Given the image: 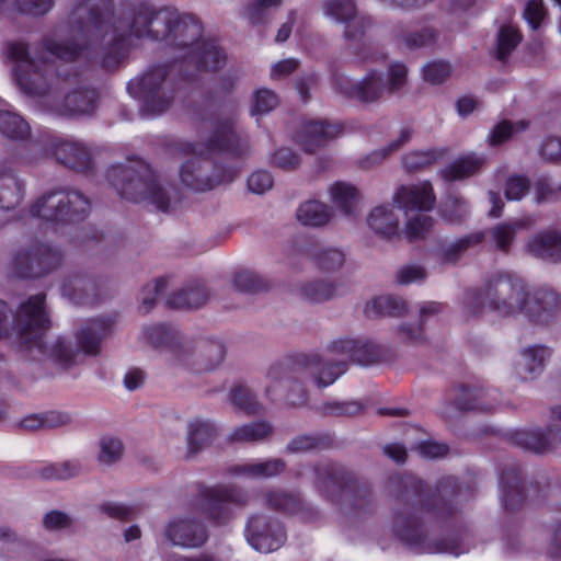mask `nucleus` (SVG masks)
<instances>
[{"mask_svg": "<svg viewBox=\"0 0 561 561\" xmlns=\"http://www.w3.org/2000/svg\"><path fill=\"white\" fill-rule=\"evenodd\" d=\"M124 453L122 440L114 436H103L99 440L98 461L104 466L117 462Z\"/></svg>", "mask_w": 561, "mask_h": 561, "instance_id": "nucleus-40", "label": "nucleus"}, {"mask_svg": "<svg viewBox=\"0 0 561 561\" xmlns=\"http://www.w3.org/2000/svg\"><path fill=\"white\" fill-rule=\"evenodd\" d=\"M60 261L57 251L47 244H37L19 253L15 257L18 274L22 277H38L55 268Z\"/></svg>", "mask_w": 561, "mask_h": 561, "instance_id": "nucleus-12", "label": "nucleus"}, {"mask_svg": "<svg viewBox=\"0 0 561 561\" xmlns=\"http://www.w3.org/2000/svg\"><path fill=\"white\" fill-rule=\"evenodd\" d=\"M443 149L415 150L403 157V164L408 170L414 171L430 165L444 157Z\"/></svg>", "mask_w": 561, "mask_h": 561, "instance_id": "nucleus-44", "label": "nucleus"}, {"mask_svg": "<svg viewBox=\"0 0 561 561\" xmlns=\"http://www.w3.org/2000/svg\"><path fill=\"white\" fill-rule=\"evenodd\" d=\"M0 545H2L3 548L21 552L27 549L25 542L7 526H0Z\"/></svg>", "mask_w": 561, "mask_h": 561, "instance_id": "nucleus-64", "label": "nucleus"}, {"mask_svg": "<svg viewBox=\"0 0 561 561\" xmlns=\"http://www.w3.org/2000/svg\"><path fill=\"white\" fill-rule=\"evenodd\" d=\"M408 69L401 62L389 66L387 76L371 70L363 80L353 82L350 78L337 77L334 89L342 94L363 102H374L387 93L399 91L407 82Z\"/></svg>", "mask_w": 561, "mask_h": 561, "instance_id": "nucleus-6", "label": "nucleus"}, {"mask_svg": "<svg viewBox=\"0 0 561 561\" xmlns=\"http://www.w3.org/2000/svg\"><path fill=\"white\" fill-rule=\"evenodd\" d=\"M279 103L278 96L274 91L260 89L253 94L252 115H263L273 111Z\"/></svg>", "mask_w": 561, "mask_h": 561, "instance_id": "nucleus-50", "label": "nucleus"}, {"mask_svg": "<svg viewBox=\"0 0 561 561\" xmlns=\"http://www.w3.org/2000/svg\"><path fill=\"white\" fill-rule=\"evenodd\" d=\"M528 127L526 121H518L516 123L502 122L497 124L490 134L489 140L493 146L501 145L510 139L513 135H516Z\"/></svg>", "mask_w": 561, "mask_h": 561, "instance_id": "nucleus-48", "label": "nucleus"}, {"mask_svg": "<svg viewBox=\"0 0 561 561\" xmlns=\"http://www.w3.org/2000/svg\"><path fill=\"white\" fill-rule=\"evenodd\" d=\"M428 210H419L415 213H408L405 216V222L403 233L411 240H420L425 238L433 229L434 220L427 215Z\"/></svg>", "mask_w": 561, "mask_h": 561, "instance_id": "nucleus-35", "label": "nucleus"}, {"mask_svg": "<svg viewBox=\"0 0 561 561\" xmlns=\"http://www.w3.org/2000/svg\"><path fill=\"white\" fill-rule=\"evenodd\" d=\"M184 46L176 58L180 60H188L195 62L204 69L217 70L226 61V56L221 49L213 41L202 39V35L195 41Z\"/></svg>", "mask_w": 561, "mask_h": 561, "instance_id": "nucleus-16", "label": "nucleus"}, {"mask_svg": "<svg viewBox=\"0 0 561 561\" xmlns=\"http://www.w3.org/2000/svg\"><path fill=\"white\" fill-rule=\"evenodd\" d=\"M214 434L215 428L209 422L201 420L192 421L187 430L188 455H195L198 450L208 445Z\"/></svg>", "mask_w": 561, "mask_h": 561, "instance_id": "nucleus-36", "label": "nucleus"}, {"mask_svg": "<svg viewBox=\"0 0 561 561\" xmlns=\"http://www.w3.org/2000/svg\"><path fill=\"white\" fill-rule=\"evenodd\" d=\"M300 294L310 301L320 302L333 298L337 294V287L327 280H314L304 284Z\"/></svg>", "mask_w": 561, "mask_h": 561, "instance_id": "nucleus-43", "label": "nucleus"}, {"mask_svg": "<svg viewBox=\"0 0 561 561\" xmlns=\"http://www.w3.org/2000/svg\"><path fill=\"white\" fill-rule=\"evenodd\" d=\"M273 186L272 175L266 171L253 172L248 179V187L255 194H263Z\"/></svg>", "mask_w": 561, "mask_h": 561, "instance_id": "nucleus-60", "label": "nucleus"}, {"mask_svg": "<svg viewBox=\"0 0 561 561\" xmlns=\"http://www.w3.org/2000/svg\"><path fill=\"white\" fill-rule=\"evenodd\" d=\"M110 329L111 323L107 320L94 319L89 321L78 334V346L85 354H96Z\"/></svg>", "mask_w": 561, "mask_h": 561, "instance_id": "nucleus-27", "label": "nucleus"}, {"mask_svg": "<svg viewBox=\"0 0 561 561\" xmlns=\"http://www.w3.org/2000/svg\"><path fill=\"white\" fill-rule=\"evenodd\" d=\"M284 467L285 465L282 460L271 459L245 463L238 467L236 472L250 478H268L282 472Z\"/></svg>", "mask_w": 561, "mask_h": 561, "instance_id": "nucleus-39", "label": "nucleus"}, {"mask_svg": "<svg viewBox=\"0 0 561 561\" xmlns=\"http://www.w3.org/2000/svg\"><path fill=\"white\" fill-rule=\"evenodd\" d=\"M527 251L541 260L561 261V232L548 231L529 239Z\"/></svg>", "mask_w": 561, "mask_h": 561, "instance_id": "nucleus-25", "label": "nucleus"}, {"mask_svg": "<svg viewBox=\"0 0 561 561\" xmlns=\"http://www.w3.org/2000/svg\"><path fill=\"white\" fill-rule=\"evenodd\" d=\"M367 226L382 238H392L399 231V218L391 205L374 207L367 215Z\"/></svg>", "mask_w": 561, "mask_h": 561, "instance_id": "nucleus-26", "label": "nucleus"}, {"mask_svg": "<svg viewBox=\"0 0 561 561\" xmlns=\"http://www.w3.org/2000/svg\"><path fill=\"white\" fill-rule=\"evenodd\" d=\"M520 35L512 25L502 26L497 34L496 57L504 60L519 44Z\"/></svg>", "mask_w": 561, "mask_h": 561, "instance_id": "nucleus-46", "label": "nucleus"}, {"mask_svg": "<svg viewBox=\"0 0 561 561\" xmlns=\"http://www.w3.org/2000/svg\"><path fill=\"white\" fill-rule=\"evenodd\" d=\"M90 209V202L77 191H56L39 197L31 215L47 221L75 220Z\"/></svg>", "mask_w": 561, "mask_h": 561, "instance_id": "nucleus-9", "label": "nucleus"}, {"mask_svg": "<svg viewBox=\"0 0 561 561\" xmlns=\"http://www.w3.org/2000/svg\"><path fill=\"white\" fill-rule=\"evenodd\" d=\"M5 57L14 64L13 73L21 90L30 95H42L47 92L53 69L50 62L31 58L23 43H9Z\"/></svg>", "mask_w": 561, "mask_h": 561, "instance_id": "nucleus-7", "label": "nucleus"}, {"mask_svg": "<svg viewBox=\"0 0 561 561\" xmlns=\"http://www.w3.org/2000/svg\"><path fill=\"white\" fill-rule=\"evenodd\" d=\"M524 15L531 28H538L547 18V9L542 0H529L526 3Z\"/></svg>", "mask_w": 561, "mask_h": 561, "instance_id": "nucleus-57", "label": "nucleus"}, {"mask_svg": "<svg viewBox=\"0 0 561 561\" xmlns=\"http://www.w3.org/2000/svg\"><path fill=\"white\" fill-rule=\"evenodd\" d=\"M412 136L413 130L411 127L405 126L400 128L397 135L389 141L387 146L376 149L367 156L366 165L369 167L380 163L389 156L400 150L404 145H407L412 139Z\"/></svg>", "mask_w": 561, "mask_h": 561, "instance_id": "nucleus-37", "label": "nucleus"}, {"mask_svg": "<svg viewBox=\"0 0 561 561\" xmlns=\"http://www.w3.org/2000/svg\"><path fill=\"white\" fill-rule=\"evenodd\" d=\"M324 15L335 22L345 24V37L357 41L362 37L365 30L370 25V21L363 15H358L353 0H327L323 4Z\"/></svg>", "mask_w": 561, "mask_h": 561, "instance_id": "nucleus-13", "label": "nucleus"}, {"mask_svg": "<svg viewBox=\"0 0 561 561\" xmlns=\"http://www.w3.org/2000/svg\"><path fill=\"white\" fill-rule=\"evenodd\" d=\"M42 525L48 531H60L72 525V518L60 511H50L43 516Z\"/></svg>", "mask_w": 561, "mask_h": 561, "instance_id": "nucleus-55", "label": "nucleus"}, {"mask_svg": "<svg viewBox=\"0 0 561 561\" xmlns=\"http://www.w3.org/2000/svg\"><path fill=\"white\" fill-rule=\"evenodd\" d=\"M243 503L244 497L237 490L217 486L203 490L196 505L211 519L222 523L230 516L234 507H239Z\"/></svg>", "mask_w": 561, "mask_h": 561, "instance_id": "nucleus-11", "label": "nucleus"}, {"mask_svg": "<svg viewBox=\"0 0 561 561\" xmlns=\"http://www.w3.org/2000/svg\"><path fill=\"white\" fill-rule=\"evenodd\" d=\"M180 178L185 186L197 192L211 190L218 183L217 180H214L202 171L199 160L195 158L183 163Z\"/></svg>", "mask_w": 561, "mask_h": 561, "instance_id": "nucleus-33", "label": "nucleus"}, {"mask_svg": "<svg viewBox=\"0 0 561 561\" xmlns=\"http://www.w3.org/2000/svg\"><path fill=\"white\" fill-rule=\"evenodd\" d=\"M560 307V297L554 290H530L522 277L511 272L492 274L484 293L471 289L462 298V309L468 317L480 314L489 308L502 316L524 313L540 324L552 320Z\"/></svg>", "mask_w": 561, "mask_h": 561, "instance_id": "nucleus-2", "label": "nucleus"}, {"mask_svg": "<svg viewBox=\"0 0 561 561\" xmlns=\"http://www.w3.org/2000/svg\"><path fill=\"white\" fill-rule=\"evenodd\" d=\"M144 340L152 347L167 352L170 360L176 364L182 351H185L186 337L175 328L165 324H152L142 329Z\"/></svg>", "mask_w": 561, "mask_h": 561, "instance_id": "nucleus-15", "label": "nucleus"}, {"mask_svg": "<svg viewBox=\"0 0 561 561\" xmlns=\"http://www.w3.org/2000/svg\"><path fill=\"white\" fill-rule=\"evenodd\" d=\"M516 440L520 446L536 453L550 450L561 456V428L551 430L546 434L540 431H523L517 433Z\"/></svg>", "mask_w": 561, "mask_h": 561, "instance_id": "nucleus-24", "label": "nucleus"}, {"mask_svg": "<svg viewBox=\"0 0 561 561\" xmlns=\"http://www.w3.org/2000/svg\"><path fill=\"white\" fill-rule=\"evenodd\" d=\"M393 201L407 215L431 210L435 204V195L430 182H420L400 186L393 195Z\"/></svg>", "mask_w": 561, "mask_h": 561, "instance_id": "nucleus-17", "label": "nucleus"}, {"mask_svg": "<svg viewBox=\"0 0 561 561\" xmlns=\"http://www.w3.org/2000/svg\"><path fill=\"white\" fill-rule=\"evenodd\" d=\"M538 152L540 157L549 162H557L561 160V139L559 138H547L545 139L539 148Z\"/></svg>", "mask_w": 561, "mask_h": 561, "instance_id": "nucleus-61", "label": "nucleus"}, {"mask_svg": "<svg viewBox=\"0 0 561 561\" xmlns=\"http://www.w3.org/2000/svg\"><path fill=\"white\" fill-rule=\"evenodd\" d=\"M93 282L82 275L70 276L64 282L61 286L62 296L67 297L70 301L78 305L93 302Z\"/></svg>", "mask_w": 561, "mask_h": 561, "instance_id": "nucleus-32", "label": "nucleus"}, {"mask_svg": "<svg viewBox=\"0 0 561 561\" xmlns=\"http://www.w3.org/2000/svg\"><path fill=\"white\" fill-rule=\"evenodd\" d=\"M127 90L133 98L141 101L144 112L150 115L163 113L173 98L163 66L150 68L140 77L131 79Z\"/></svg>", "mask_w": 561, "mask_h": 561, "instance_id": "nucleus-8", "label": "nucleus"}, {"mask_svg": "<svg viewBox=\"0 0 561 561\" xmlns=\"http://www.w3.org/2000/svg\"><path fill=\"white\" fill-rule=\"evenodd\" d=\"M407 308L405 301L392 296H378L367 301L364 312L373 318L381 314H400Z\"/></svg>", "mask_w": 561, "mask_h": 561, "instance_id": "nucleus-38", "label": "nucleus"}, {"mask_svg": "<svg viewBox=\"0 0 561 561\" xmlns=\"http://www.w3.org/2000/svg\"><path fill=\"white\" fill-rule=\"evenodd\" d=\"M282 2L283 0H254V3L244 9L243 16L252 24H261L265 21V11L279 7Z\"/></svg>", "mask_w": 561, "mask_h": 561, "instance_id": "nucleus-51", "label": "nucleus"}, {"mask_svg": "<svg viewBox=\"0 0 561 561\" xmlns=\"http://www.w3.org/2000/svg\"><path fill=\"white\" fill-rule=\"evenodd\" d=\"M53 4V0H14V5L21 13L33 16L47 13Z\"/></svg>", "mask_w": 561, "mask_h": 561, "instance_id": "nucleus-56", "label": "nucleus"}, {"mask_svg": "<svg viewBox=\"0 0 561 561\" xmlns=\"http://www.w3.org/2000/svg\"><path fill=\"white\" fill-rule=\"evenodd\" d=\"M551 352L543 345H531L523 348L515 363L514 373L523 381L538 378L550 358Z\"/></svg>", "mask_w": 561, "mask_h": 561, "instance_id": "nucleus-19", "label": "nucleus"}, {"mask_svg": "<svg viewBox=\"0 0 561 561\" xmlns=\"http://www.w3.org/2000/svg\"><path fill=\"white\" fill-rule=\"evenodd\" d=\"M335 210L322 201L310 198L299 204L296 209L297 221L310 228H322L330 225Z\"/></svg>", "mask_w": 561, "mask_h": 561, "instance_id": "nucleus-23", "label": "nucleus"}, {"mask_svg": "<svg viewBox=\"0 0 561 561\" xmlns=\"http://www.w3.org/2000/svg\"><path fill=\"white\" fill-rule=\"evenodd\" d=\"M245 537L253 549L264 553L278 549L285 542L283 528L265 517H252L248 523Z\"/></svg>", "mask_w": 561, "mask_h": 561, "instance_id": "nucleus-14", "label": "nucleus"}, {"mask_svg": "<svg viewBox=\"0 0 561 561\" xmlns=\"http://www.w3.org/2000/svg\"><path fill=\"white\" fill-rule=\"evenodd\" d=\"M230 400L234 405L249 413H254L257 410V402L248 387H233L230 392Z\"/></svg>", "mask_w": 561, "mask_h": 561, "instance_id": "nucleus-53", "label": "nucleus"}, {"mask_svg": "<svg viewBox=\"0 0 561 561\" xmlns=\"http://www.w3.org/2000/svg\"><path fill=\"white\" fill-rule=\"evenodd\" d=\"M0 131L10 138H24L30 133L27 123L18 114L2 111L0 112Z\"/></svg>", "mask_w": 561, "mask_h": 561, "instance_id": "nucleus-41", "label": "nucleus"}, {"mask_svg": "<svg viewBox=\"0 0 561 561\" xmlns=\"http://www.w3.org/2000/svg\"><path fill=\"white\" fill-rule=\"evenodd\" d=\"M96 93L94 90H75L67 93L58 112L62 115L76 116L92 113L95 107Z\"/></svg>", "mask_w": 561, "mask_h": 561, "instance_id": "nucleus-28", "label": "nucleus"}, {"mask_svg": "<svg viewBox=\"0 0 561 561\" xmlns=\"http://www.w3.org/2000/svg\"><path fill=\"white\" fill-rule=\"evenodd\" d=\"M164 534L175 546L195 548L206 541V530L202 524L188 516L176 517L169 522Z\"/></svg>", "mask_w": 561, "mask_h": 561, "instance_id": "nucleus-18", "label": "nucleus"}, {"mask_svg": "<svg viewBox=\"0 0 561 561\" xmlns=\"http://www.w3.org/2000/svg\"><path fill=\"white\" fill-rule=\"evenodd\" d=\"M453 68L449 62L444 60L430 61L422 68V77L425 82L432 85L444 83L450 78Z\"/></svg>", "mask_w": 561, "mask_h": 561, "instance_id": "nucleus-47", "label": "nucleus"}, {"mask_svg": "<svg viewBox=\"0 0 561 561\" xmlns=\"http://www.w3.org/2000/svg\"><path fill=\"white\" fill-rule=\"evenodd\" d=\"M93 1L83 0L70 14V23L84 47L47 42L46 49L51 56L72 60L91 55L102 67L112 69L125 57L133 38L165 41L176 57L188 44L187 39L193 43L203 33L198 21L188 15L181 16L173 8L140 1L117 23H112L94 10Z\"/></svg>", "mask_w": 561, "mask_h": 561, "instance_id": "nucleus-1", "label": "nucleus"}, {"mask_svg": "<svg viewBox=\"0 0 561 561\" xmlns=\"http://www.w3.org/2000/svg\"><path fill=\"white\" fill-rule=\"evenodd\" d=\"M44 296L36 295L22 304L15 314L9 312L7 304L0 300V337L14 334L30 348H44V353L61 369H69L81 363L82 356L71 343L58 337L49 344L43 343V333L48 319L44 310Z\"/></svg>", "mask_w": 561, "mask_h": 561, "instance_id": "nucleus-3", "label": "nucleus"}, {"mask_svg": "<svg viewBox=\"0 0 561 561\" xmlns=\"http://www.w3.org/2000/svg\"><path fill=\"white\" fill-rule=\"evenodd\" d=\"M23 197V187L14 173L0 167V209L9 210L16 207Z\"/></svg>", "mask_w": 561, "mask_h": 561, "instance_id": "nucleus-29", "label": "nucleus"}, {"mask_svg": "<svg viewBox=\"0 0 561 561\" xmlns=\"http://www.w3.org/2000/svg\"><path fill=\"white\" fill-rule=\"evenodd\" d=\"M241 138L233 130L231 125H222L216 129L215 135L206 145H188L187 148L194 154H210L216 151L241 152Z\"/></svg>", "mask_w": 561, "mask_h": 561, "instance_id": "nucleus-22", "label": "nucleus"}, {"mask_svg": "<svg viewBox=\"0 0 561 561\" xmlns=\"http://www.w3.org/2000/svg\"><path fill=\"white\" fill-rule=\"evenodd\" d=\"M110 183L117 193L138 203H147L160 211H171L179 204L173 187L165 188L151 169L142 162L136 167L113 165L107 172Z\"/></svg>", "mask_w": 561, "mask_h": 561, "instance_id": "nucleus-4", "label": "nucleus"}, {"mask_svg": "<svg viewBox=\"0 0 561 561\" xmlns=\"http://www.w3.org/2000/svg\"><path fill=\"white\" fill-rule=\"evenodd\" d=\"M484 239V233L481 231L472 232L463 236L451 243L445 245L439 251V260L446 264L457 263L462 254L470 248L478 245Z\"/></svg>", "mask_w": 561, "mask_h": 561, "instance_id": "nucleus-34", "label": "nucleus"}, {"mask_svg": "<svg viewBox=\"0 0 561 561\" xmlns=\"http://www.w3.org/2000/svg\"><path fill=\"white\" fill-rule=\"evenodd\" d=\"M484 157L470 152L457 158L453 163L442 170L445 180L456 181L476 174L484 164Z\"/></svg>", "mask_w": 561, "mask_h": 561, "instance_id": "nucleus-31", "label": "nucleus"}, {"mask_svg": "<svg viewBox=\"0 0 561 561\" xmlns=\"http://www.w3.org/2000/svg\"><path fill=\"white\" fill-rule=\"evenodd\" d=\"M299 162V157L289 148H280L273 156V163L284 170L295 169Z\"/></svg>", "mask_w": 561, "mask_h": 561, "instance_id": "nucleus-63", "label": "nucleus"}, {"mask_svg": "<svg viewBox=\"0 0 561 561\" xmlns=\"http://www.w3.org/2000/svg\"><path fill=\"white\" fill-rule=\"evenodd\" d=\"M270 426L264 422H256L243 425L233 433L236 440H257L270 433Z\"/></svg>", "mask_w": 561, "mask_h": 561, "instance_id": "nucleus-54", "label": "nucleus"}, {"mask_svg": "<svg viewBox=\"0 0 561 561\" xmlns=\"http://www.w3.org/2000/svg\"><path fill=\"white\" fill-rule=\"evenodd\" d=\"M529 190V182L524 176H512L507 180L505 195L507 199L519 201Z\"/></svg>", "mask_w": 561, "mask_h": 561, "instance_id": "nucleus-59", "label": "nucleus"}, {"mask_svg": "<svg viewBox=\"0 0 561 561\" xmlns=\"http://www.w3.org/2000/svg\"><path fill=\"white\" fill-rule=\"evenodd\" d=\"M327 192L333 210H337L345 217L356 215L363 196L355 185L344 181H336L328 186Z\"/></svg>", "mask_w": 561, "mask_h": 561, "instance_id": "nucleus-20", "label": "nucleus"}, {"mask_svg": "<svg viewBox=\"0 0 561 561\" xmlns=\"http://www.w3.org/2000/svg\"><path fill=\"white\" fill-rule=\"evenodd\" d=\"M341 133V127L336 124L324 121L307 122L301 126L297 136V141L308 152L324 146L328 141Z\"/></svg>", "mask_w": 561, "mask_h": 561, "instance_id": "nucleus-21", "label": "nucleus"}, {"mask_svg": "<svg viewBox=\"0 0 561 561\" xmlns=\"http://www.w3.org/2000/svg\"><path fill=\"white\" fill-rule=\"evenodd\" d=\"M56 158L70 168H85L90 160L87 147L76 140L65 139L57 144L55 149Z\"/></svg>", "mask_w": 561, "mask_h": 561, "instance_id": "nucleus-30", "label": "nucleus"}, {"mask_svg": "<svg viewBox=\"0 0 561 561\" xmlns=\"http://www.w3.org/2000/svg\"><path fill=\"white\" fill-rule=\"evenodd\" d=\"M81 471V467L76 461H66L61 463L53 465L49 468L48 476L55 479H69L76 477Z\"/></svg>", "mask_w": 561, "mask_h": 561, "instance_id": "nucleus-62", "label": "nucleus"}, {"mask_svg": "<svg viewBox=\"0 0 561 561\" xmlns=\"http://www.w3.org/2000/svg\"><path fill=\"white\" fill-rule=\"evenodd\" d=\"M316 261L323 271L340 270L345 263V254L336 248H325L317 253Z\"/></svg>", "mask_w": 561, "mask_h": 561, "instance_id": "nucleus-49", "label": "nucleus"}, {"mask_svg": "<svg viewBox=\"0 0 561 561\" xmlns=\"http://www.w3.org/2000/svg\"><path fill=\"white\" fill-rule=\"evenodd\" d=\"M427 276L426 271L420 265H407L397 273V282L402 285H410L423 282Z\"/></svg>", "mask_w": 561, "mask_h": 561, "instance_id": "nucleus-58", "label": "nucleus"}, {"mask_svg": "<svg viewBox=\"0 0 561 561\" xmlns=\"http://www.w3.org/2000/svg\"><path fill=\"white\" fill-rule=\"evenodd\" d=\"M524 226L523 221L504 222L496 225L491 230V241L494 247L503 252H507L515 234Z\"/></svg>", "mask_w": 561, "mask_h": 561, "instance_id": "nucleus-42", "label": "nucleus"}, {"mask_svg": "<svg viewBox=\"0 0 561 561\" xmlns=\"http://www.w3.org/2000/svg\"><path fill=\"white\" fill-rule=\"evenodd\" d=\"M167 280L163 278L157 279L152 283L147 284L140 293V310L142 312H149L156 302V299L165 289Z\"/></svg>", "mask_w": 561, "mask_h": 561, "instance_id": "nucleus-52", "label": "nucleus"}, {"mask_svg": "<svg viewBox=\"0 0 561 561\" xmlns=\"http://www.w3.org/2000/svg\"><path fill=\"white\" fill-rule=\"evenodd\" d=\"M175 365L184 366L191 370L203 373L211 371L219 367L226 357V347L219 340L214 339H186L185 346Z\"/></svg>", "mask_w": 561, "mask_h": 561, "instance_id": "nucleus-10", "label": "nucleus"}, {"mask_svg": "<svg viewBox=\"0 0 561 561\" xmlns=\"http://www.w3.org/2000/svg\"><path fill=\"white\" fill-rule=\"evenodd\" d=\"M373 355L371 345L358 340L335 341L322 357H314L309 368L318 387L332 385L344 371L348 362L366 364Z\"/></svg>", "mask_w": 561, "mask_h": 561, "instance_id": "nucleus-5", "label": "nucleus"}, {"mask_svg": "<svg viewBox=\"0 0 561 561\" xmlns=\"http://www.w3.org/2000/svg\"><path fill=\"white\" fill-rule=\"evenodd\" d=\"M207 299V294L204 288L196 287L192 289H184L174 294L168 304L174 308H198Z\"/></svg>", "mask_w": 561, "mask_h": 561, "instance_id": "nucleus-45", "label": "nucleus"}]
</instances>
